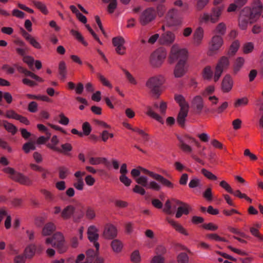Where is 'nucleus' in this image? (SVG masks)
<instances>
[{"instance_id":"46","label":"nucleus","mask_w":263,"mask_h":263,"mask_svg":"<svg viewBox=\"0 0 263 263\" xmlns=\"http://www.w3.org/2000/svg\"><path fill=\"white\" fill-rule=\"evenodd\" d=\"M248 99L246 97L239 98L235 101L234 106L235 108L242 107L246 106L248 104Z\"/></svg>"},{"instance_id":"53","label":"nucleus","mask_w":263,"mask_h":263,"mask_svg":"<svg viewBox=\"0 0 263 263\" xmlns=\"http://www.w3.org/2000/svg\"><path fill=\"white\" fill-rule=\"evenodd\" d=\"M206 237L211 240H213L216 241H223L228 242V241L223 237H220L217 234H209L206 235Z\"/></svg>"},{"instance_id":"37","label":"nucleus","mask_w":263,"mask_h":263,"mask_svg":"<svg viewBox=\"0 0 263 263\" xmlns=\"http://www.w3.org/2000/svg\"><path fill=\"white\" fill-rule=\"evenodd\" d=\"M175 100L179 104L180 109L189 108V104L185 101L183 96L180 95H176L175 97Z\"/></svg>"},{"instance_id":"12","label":"nucleus","mask_w":263,"mask_h":263,"mask_svg":"<svg viewBox=\"0 0 263 263\" xmlns=\"http://www.w3.org/2000/svg\"><path fill=\"white\" fill-rule=\"evenodd\" d=\"M178 10L175 8H171L167 12L165 18L170 26H176L182 24V18L178 17Z\"/></svg>"},{"instance_id":"50","label":"nucleus","mask_w":263,"mask_h":263,"mask_svg":"<svg viewBox=\"0 0 263 263\" xmlns=\"http://www.w3.org/2000/svg\"><path fill=\"white\" fill-rule=\"evenodd\" d=\"M82 127L83 130V132H82L83 136L89 135L92 130L90 124L88 122H85L82 124Z\"/></svg>"},{"instance_id":"25","label":"nucleus","mask_w":263,"mask_h":263,"mask_svg":"<svg viewBox=\"0 0 263 263\" xmlns=\"http://www.w3.org/2000/svg\"><path fill=\"white\" fill-rule=\"evenodd\" d=\"M214 73L211 66L208 65L204 67L202 71V76L204 80L210 81L214 80Z\"/></svg>"},{"instance_id":"27","label":"nucleus","mask_w":263,"mask_h":263,"mask_svg":"<svg viewBox=\"0 0 263 263\" xmlns=\"http://www.w3.org/2000/svg\"><path fill=\"white\" fill-rule=\"evenodd\" d=\"M189 108H181L178 114L177 121L178 124L183 126L185 121V118L187 116Z\"/></svg>"},{"instance_id":"45","label":"nucleus","mask_w":263,"mask_h":263,"mask_svg":"<svg viewBox=\"0 0 263 263\" xmlns=\"http://www.w3.org/2000/svg\"><path fill=\"white\" fill-rule=\"evenodd\" d=\"M59 72L61 77L63 79H65L66 77V66L64 62L61 61L59 63Z\"/></svg>"},{"instance_id":"1","label":"nucleus","mask_w":263,"mask_h":263,"mask_svg":"<svg viewBox=\"0 0 263 263\" xmlns=\"http://www.w3.org/2000/svg\"><path fill=\"white\" fill-rule=\"evenodd\" d=\"M262 5L259 0H255L252 8L245 7L239 18V26L242 30L247 29L249 23H253L259 17L262 10Z\"/></svg>"},{"instance_id":"30","label":"nucleus","mask_w":263,"mask_h":263,"mask_svg":"<svg viewBox=\"0 0 263 263\" xmlns=\"http://www.w3.org/2000/svg\"><path fill=\"white\" fill-rule=\"evenodd\" d=\"M155 179L160 182L162 185L169 189H173L174 187V184L172 182L161 175L157 174Z\"/></svg>"},{"instance_id":"64","label":"nucleus","mask_w":263,"mask_h":263,"mask_svg":"<svg viewBox=\"0 0 263 263\" xmlns=\"http://www.w3.org/2000/svg\"><path fill=\"white\" fill-rule=\"evenodd\" d=\"M147 189H152L155 191H158L160 190V185L155 181H151L148 182Z\"/></svg>"},{"instance_id":"26","label":"nucleus","mask_w":263,"mask_h":263,"mask_svg":"<svg viewBox=\"0 0 263 263\" xmlns=\"http://www.w3.org/2000/svg\"><path fill=\"white\" fill-rule=\"evenodd\" d=\"M96 254L97 253L95 252L93 250H88L86 252V260H87V261L91 262L93 260V259L96 257L95 262L94 263H103V259L101 257L97 256Z\"/></svg>"},{"instance_id":"43","label":"nucleus","mask_w":263,"mask_h":263,"mask_svg":"<svg viewBox=\"0 0 263 263\" xmlns=\"http://www.w3.org/2000/svg\"><path fill=\"white\" fill-rule=\"evenodd\" d=\"M239 46L240 44L238 41L236 40L234 41L230 47L228 54L230 55L235 54L238 51Z\"/></svg>"},{"instance_id":"10","label":"nucleus","mask_w":263,"mask_h":263,"mask_svg":"<svg viewBox=\"0 0 263 263\" xmlns=\"http://www.w3.org/2000/svg\"><path fill=\"white\" fill-rule=\"evenodd\" d=\"M156 17L155 9L152 7H148L141 13L139 16V22L142 25L145 26L154 21Z\"/></svg>"},{"instance_id":"58","label":"nucleus","mask_w":263,"mask_h":263,"mask_svg":"<svg viewBox=\"0 0 263 263\" xmlns=\"http://www.w3.org/2000/svg\"><path fill=\"white\" fill-rule=\"evenodd\" d=\"M35 149V146L33 142H27L24 144L23 149L26 153H28L30 151Z\"/></svg>"},{"instance_id":"24","label":"nucleus","mask_w":263,"mask_h":263,"mask_svg":"<svg viewBox=\"0 0 263 263\" xmlns=\"http://www.w3.org/2000/svg\"><path fill=\"white\" fill-rule=\"evenodd\" d=\"M75 213V208L72 205L66 206L61 212V217L64 220H67Z\"/></svg>"},{"instance_id":"13","label":"nucleus","mask_w":263,"mask_h":263,"mask_svg":"<svg viewBox=\"0 0 263 263\" xmlns=\"http://www.w3.org/2000/svg\"><path fill=\"white\" fill-rule=\"evenodd\" d=\"M113 45L115 47L116 52L120 55H124L126 53V47L124 46L125 41L121 36L115 37L112 40Z\"/></svg>"},{"instance_id":"49","label":"nucleus","mask_w":263,"mask_h":263,"mask_svg":"<svg viewBox=\"0 0 263 263\" xmlns=\"http://www.w3.org/2000/svg\"><path fill=\"white\" fill-rule=\"evenodd\" d=\"M135 181L138 184H140L142 186L147 188L148 182V178L146 176H139V177L135 178Z\"/></svg>"},{"instance_id":"42","label":"nucleus","mask_w":263,"mask_h":263,"mask_svg":"<svg viewBox=\"0 0 263 263\" xmlns=\"http://www.w3.org/2000/svg\"><path fill=\"white\" fill-rule=\"evenodd\" d=\"M3 126L6 130L8 132L11 133L12 135H15L17 132L16 127L13 124L9 123L7 121H3Z\"/></svg>"},{"instance_id":"33","label":"nucleus","mask_w":263,"mask_h":263,"mask_svg":"<svg viewBox=\"0 0 263 263\" xmlns=\"http://www.w3.org/2000/svg\"><path fill=\"white\" fill-rule=\"evenodd\" d=\"M245 60L242 57H238L236 59L233 64V71L234 73L238 72L245 64Z\"/></svg>"},{"instance_id":"35","label":"nucleus","mask_w":263,"mask_h":263,"mask_svg":"<svg viewBox=\"0 0 263 263\" xmlns=\"http://www.w3.org/2000/svg\"><path fill=\"white\" fill-rule=\"evenodd\" d=\"M70 34L79 42H81L84 46H87L88 43L85 41L82 34L78 31L71 29L70 31Z\"/></svg>"},{"instance_id":"4","label":"nucleus","mask_w":263,"mask_h":263,"mask_svg":"<svg viewBox=\"0 0 263 263\" xmlns=\"http://www.w3.org/2000/svg\"><path fill=\"white\" fill-rule=\"evenodd\" d=\"M45 242L46 245H51L57 249L60 253L66 252L67 249L64 236L60 232L54 233L51 237H47Z\"/></svg>"},{"instance_id":"51","label":"nucleus","mask_w":263,"mask_h":263,"mask_svg":"<svg viewBox=\"0 0 263 263\" xmlns=\"http://www.w3.org/2000/svg\"><path fill=\"white\" fill-rule=\"evenodd\" d=\"M166 7L164 5L160 4L156 7V15H158L159 17H162L166 12Z\"/></svg>"},{"instance_id":"32","label":"nucleus","mask_w":263,"mask_h":263,"mask_svg":"<svg viewBox=\"0 0 263 263\" xmlns=\"http://www.w3.org/2000/svg\"><path fill=\"white\" fill-rule=\"evenodd\" d=\"M146 115H148L151 118H152L159 122L163 124V120L162 118L159 116L158 114L156 113L153 110L151 106H147L146 107Z\"/></svg>"},{"instance_id":"47","label":"nucleus","mask_w":263,"mask_h":263,"mask_svg":"<svg viewBox=\"0 0 263 263\" xmlns=\"http://www.w3.org/2000/svg\"><path fill=\"white\" fill-rule=\"evenodd\" d=\"M254 48V45L252 42L245 43L242 46V51L245 54H248L253 51Z\"/></svg>"},{"instance_id":"60","label":"nucleus","mask_w":263,"mask_h":263,"mask_svg":"<svg viewBox=\"0 0 263 263\" xmlns=\"http://www.w3.org/2000/svg\"><path fill=\"white\" fill-rule=\"evenodd\" d=\"M178 263H188L189 257L185 253L179 254L177 257Z\"/></svg>"},{"instance_id":"31","label":"nucleus","mask_w":263,"mask_h":263,"mask_svg":"<svg viewBox=\"0 0 263 263\" xmlns=\"http://www.w3.org/2000/svg\"><path fill=\"white\" fill-rule=\"evenodd\" d=\"M4 217H6L5 221V227L7 229H9L11 226V216L7 214V211L4 209H2L0 210V219H1V220Z\"/></svg>"},{"instance_id":"36","label":"nucleus","mask_w":263,"mask_h":263,"mask_svg":"<svg viewBox=\"0 0 263 263\" xmlns=\"http://www.w3.org/2000/svg\"><path fill=\"white\" fill-rule=\"evenodd\" d=\"M32 3L35 8L39 9L42 13L44 14L48 13V10L44 3L39 1H33Z\"/></svg>"},{"instance_id":"14","label":"nucleus","mask_w":263,"mask_h":263,"mask_svg":"<svg viewBox=\"0 0 263 263\" xmlns=\"http://www.w3.org/2000/svg\"><path fill=\"white\" fill-rule=\"evenodd\" d=\"M88 239L90 241L93 242L94 246L98 252L99 249L100 245L97 241L99 238L98 230L95 226H90L87 230Z\"/></svg>"},{"instance_id":"8","label":"nucleus","mask_w":263,"mask_h":263,"mask_svg":"<svg viewBox=\"0 0 263 263\" xmlns=\"http://www.w3.org/2000/svg\"><path fill=\"white\" fill-rule=\"evenodd\" d=\"M3 171L10 175V177L14 181H17L21 184L25 185H30L32 182L30 178L23 175L22 174L16 172L15 170L10 167H7L3 169Z\"/></svg>"},{"instance_id":"15","label":"nucleus","mask_w":263,"mask_h":263,"mask_svg":"<svg viewBox=\"0 0 263 263\" xmlns=\"http://www.w3.org/2000/svg\"><path fill=\"white\" fill-rule=\"evenodd\" d=\"M175 34L172 31H167L161 35L159 42L161 45H170L175 42Z\"/></svg>"},{"instance_id":"39","label":"nucleus","mask_w":263,"mask_h":263,"mask_svg":"<svg viewBox=\"0 0 263 263\" xmlns=\"http://www.w3.org/2000/svg\"><path fill=\"white\" fill-rule=\"evenodd\" d=\"M107 162V159L104 157H90L89 158V163L93 165H97L105 163Z\"/></svg>"},{"instance_id":"23","label":"nucleus","mask_w":263,"mask_h":263,"mask_svg":"<svg viewBox=\"0 0 263 263\" xmlns=\"http://www.w3.org/2000/svg\"><path fill=\"white\" fill-rule=\"evenodd\" d=\"M192 211L191 206L187 203L183 204V205L179 206L176 213V217L180 218L183 214L187 215Z\"/></svg>"},{"instance_id":"63","label":"nucleus","mask_w":263,"mask_h":263,"mask_svg":"<svg viewBox=\"0 0 263 263\" xmlns=\"http://www.w3.org/2000/svg\"><path fill=\"white\" fill-rule=\"evenodd\" d=\"M202 227L203 229L205 230L212 231H215L217 230L218 228V227L216 224H215L214 223L212 222L203 224L202 226Z\"/></svg>"},{"instance_id":"48","label":"nucleus","mask_w":263,"mask_h":263,"mask_svg":"<svg viewBox=\"0 0 263 263\" xmlns=\"http://www.w3.org/2000/svg\"><path fill=\"white\" fill-rule=\"evenodd\" d=\"M201 172L204 177L209 180L214 181L217 180L218 178L216 175L205 168L201 169Z\"/></svg>"},{"instance_id":"5","label":"nucleus","mask_w":263,"mask_h":263,"mask_svg":"<svg viewBox=\"0 0 263 263\" xmlns=\"http://www.w3.org/2000/svg\"><path fill=\"white\" fill-rule=\"evenodd\" d=\"M223 7H217L212 8L211 13H203L200 16V21L202 23L211 22L215 24L218 22L222 14Z\"/></svg>"},{"instance_id":"40","label":"nucleus","mask_w":263,"mask_h":263,"mask_svg":"<svg viewBox=\"0 0 263 263\" xmlns=\"http://www.w3.org/2000/svg\"><path fill=\"white\" fill-rule=\"evenodd\" d=\"M189 186L191 189H194L196 187L201 188L202 184L201 179L196 177H193L191 179L189 183Z\"/></svg>"},{"instance_id":"34","label":"nucleus","mask_w":263,"mask_h":263,"mask_svg":"<svg viewBox=\"0 0 263 263\" xmlns=\"http://www.w3.org/2000/svg\"><path fill=\"white\" fill-rule=\"evenodd\" d=\"M36 248L34 244L28 245L24 250V255L27 258H32L35 254Z\"/></svg>"},{"instance_id":"62","label":"nucleus","mask_w":263,"mask_h":263,"mask_svg":"<svg viewBox=\"0 0 263 263\" xmlns=\"http://www.w3.org/2000/svg\"><path fill=\"white\" fill-rule=\"evenodd\" d=\"M84 183L83 178L77 179V181L73 183V186L79 191H82L84 189Z\"/></svg>"},{"instance_id":"21","label":"nucleus","mask_w":263,"mask_h":263,"mask_svg":"<svg viewBox=\"0 0 263 263\" xmlns=\"http://www.w3.org/2000/svg\"><path fill=\"white\" fill-rule=\"evenodd\" d=\"M167 221L178 233L185 236H188L189 235L186 230L178 222L169 218H167Z\"/></svg>"},{"instance_id":"17","label":"nucleus","mask_w":263,"mask_h":263,"mask_svg":"<svg viewBox=\"0 0 263 263\" xmlns=\"http://www.w3.org/2000/svg\"><path fill=\"white\" fill-rule=\"evenodd\" d=\"M117 235V230L112 224H107L105 226L103 236L106 239H112Z\"/></svg>"},{"instance_id":"22","label":"nucleus","mask_w":263,"mask_h":263,"mask_svg":"<svg viewBox=\"0 0 263 263\" xmlns=\"http://www.w3.org/2000/svg\"><path fill=\"white\" fill-rule=\"evenodd\" d=\"M23 36L34 48L37 49H41L42 46L41 44L31 35L25 31L23 33Z\"/></svg>"},{"instance_id":"2","label":"nucleus","mask_w":263,"mask_h":263,"mask_svg":"<svg viewBox=\"0 0 263 263\" xmlns=\"http://www.w3.org/2000/svg\"><path fill=\"white\" fill-rule=\"evenodd\" d=\"M165 78L162 75H158L150 78L146 82V86L150 89L152 96L158 98L161 93L160 87L164 83Z\"/></svg>"},{"instance_id":"61","label":"nucleus","mask_w":263,"mask_h":263,"mask_svg":"<svg viewBox=\"0 0 263 263\" xmlns=\"http://www.w3.org/2000/svg\"><path fill=\"white\" fill-rule=\"evenodd\" d=\"M126 79L128 80L129 83L132 84L136 85L137 82L134 77L131 74V73L125 69L123 70Z\"/></svg>"},{"instance_id":"9","label":"nucleus","mask_w":263,"mask_h":263,"mask_svg":"<svg viewBox=\"0 0 263 263\" xmlns=\"http://www.w3.org/2000/svg\"><path fill=\"white\" fill-rule=\"evenodd\" d=\"M230 65L229 58L226 56L221 57L218 61L215 68L214 81L217 82L221 77L223 71Z\"/></svg>"},{"instance_id":"57","label":"nucleus","mask_w":263,"mask_h":263,"mask_svg":"<svg viewBox=\"0 0 263 263\" xmlns=\"http://www.w3.org/2000/svg\"><path fill=\"white\" fill-rule=\"evenodd\" d=\"M109 1L110 3L107 7V11L109 13L112 14L117 8V2L116 0H109Z\"/></svg>"},{"instance_id":"28","label":"nucleus","mask_w":263,"mask_h":263,"mask_svg":"<svg viewBox=\"0 0 263 263\" xmlns=\"http://www.w3.org/2000/svg\"><path fill=\"white\" fill-rule=\"evenodd\" d=\"M59 143V140L58 137L54 135L51 137L50 142L47 143L46 146L50 149L57 152V151H61V148L57 146Z\"/></svg>"},{"instance_id":"19","label":"nucleus","mask_w":263,"mask_h":263,"mask_svg":"<svg viewBox=\"0 0 263 263\" xmlns=\"http://www.w3.org/2000/svg\"><path fill=\"white\" fill-rule=\"evenodd\" d=\"M191 107L198 113L201 112L203 108V101L201 96L197 95L195 96L191 102Z\"/></svg>"},{"instance_id":"41","label":"nucleus","mask_w":263,"mask_h":263,"mask_svg":"<svg viewBox=\"0 0 263 263\" xmlns=\"http://www.w3.org/2000/svg\"><path fill=\"white\" fill-rule=\"evenodd\" d=\"M226 30L227 26L226 24L223 22H221L216 26L214 32L221 36L224 35L226 33Z\"/></svg>"},{"instance_id":"18","label":"nucleus","mask_w":263,"mask_h":263,"mask_svg":"<svg viewBox=\"0 0 263 263\" xmlns=\"http://www.w3.org/2000/svg\"><path fill=\"white\" fill-rule=\"evenodd\" d=\"M204 37V29L201 27H197L193 35V41L196 46L200 45Z\"/></svg>"},{"instance_id":"54","label":"nucleus","mask_w":263,"mask_h":263,"mask_svg":"<svg viewBox=\"0 0 263 263\" xmlns=\"http://www.w3.org/2000/svg\"><path fill=\"white\" fill-rule=\"evenodd\" d=\"M130 260L134 263H139L141 261V256L138 250H135L132 253Z\"/></svg>"},{"instance_id":"16","label":"nucleus","mask_w":263,"mask_h":263,"mask_svg":"<svg viewBox=\"0 0 263 263\" xmlns=\"http://www.w3.org/2000/svg\"><path fill=\"white\" fill-rule=\"evenodd\" d=\"M188 66L187 62L178 61L174 69V75L175 78H181L186 73Z\"/></svg>"},{"instance_id":"6","label":"nucleus","mask_w":263,"mask_h":263,"mask_svg":"<svg viewBox=\"0 0 263 263\" xmlns=\"http://www.w3.org/2000/svg\"><path fill=\"white\" fill-rule=\"evenodd\" d=\"M167 55V51L163 48H159L150 56V63L153 67H159L164 61Z\"/></svg>"},{"instance_id":"55","label":"nucleus","mask_w":263,"mask_h":263,"mask_svg":"<svg viewBox=\"0 0 263 263\" xmlns=\"http://www.w3.org/2000/svg\"><path fill=\"white\" fill-rule=\"evenodd\" d=\"M215 89V88L214 85H209L201 92V95L204 97L207 96L213 93Z\"/></svg>"},{"instance_id":"3","label":"nucleus","mask_w":263,"mask_h":263,"mask_svg":"<svg viewBox=\"0 0 263 263\" xmlns=\"http://www.w3.org/2000/svg\"><path fill=\"white\" fill-rule=\"evenodd\" d=\"M189 52L185 48L181 47L178 44H175L171 48L168 60L170 63L178 61L187 62Z\"/></svg>"},{"instance_id":"56","label":"nucleus","mask_w":263,"mask_h":263,"mask_svg":"<svg viewBox=\"0 0 263 263\" xmlns=\"http://www.w3.org/2000/svg\"><path fill=\"white\" fill-rule=\"evenodd\" d=\"M98 77L99 80L101 81V82L104 86L108 87L110 88H112V86L111 84L102 74H101L100 73H98Z\"/></svg>"},{"instance_id":"29","label":"nucleus","mask_w":263,"mask_h":263,"mask_svg":"<svg viewBox=\"0 0 263 263\" xmlns=\"http://www.w3.org/2000/svg\"><path fill=\"white\" fill-rule=\"evenodd\" d=\"M55 229L56 227L53 223H47L43 228L42 235L43 236H49L55 230Z\"/></svg>"},{"instance_id":"59","label":"nucleus","mask_w":263,"mask_h":263,"mask_svg":"<svg viewBox=\"0 0 263 263\" xmlns=\"http://www.w3.org/2000/svg\"><path fill=\"white\" fill-rule=\"evenodd\" d=\"M28 110L32 113L36 112L38 110V105L35 101H32L28 104Z\"/></svg>"},{"instance_id":"11","label":"nucleus","mask_w":263,"mask_h":263,"mask_svg":"<svg viewBox=\"0 0 263 263\" xmlns=\"http://www.w3.org/2000/svg\"><path fill=\"white\" fill-rule=\"evenodd\" d=\"M223 44V40L221 36L214 35L210 42L208 54L210 56L217 54Z\"/></svg>"},{"instance_id":"44","label":"nucleus","mask_w":263,"mask_h":263,"mask_svg":"<svg viewBox=\"0 0 263 263\" xmlns=\"http://www.w3.org/2000/svg\"><path fill=\"white\" fill-rule=\"evenodd\" d=\"M70 174L69 169L65 166H61L59 168V176L61 179H64Z\"/></svg>"},{"instance_id":"52","label":"nucleus","mask_w":263,"mask_h":263,"mask_svg":"<svg viewBox=\"0 0 263 263\" xmlns=\"http://www.w3.org/2000/svg\"><path fill=\"white\" fill-rule=\"evenodd\" d=\"M60 151H57L58 153H62L66 154L68 152H70L72 147L71 144L69 143H64L61 145V148Z\"/></svg>"},{"instance_id":"38","label":"nucleus","mask_w":263,"mask_h":263,"mask_svg":"<svg viewBox=\"0 0 263 263\" xmlns=\"http://www.w3.org/2000/svg\"><path fill=\"white\" fill-rule=\"evenodd\" d=\"M111 247L115 252L119 253L122 251L123 245L120 240L114 239L111 242Z\"/></svg>"},{"instance_id":"7","label":"nucleus","mask_w":263,"mask_h":263,"mask_svg":"<svg viewBox=\"0 0 263 263\" xmlns=\"http://www.w3.org/2000/svg\"><path fill=\"white\" fill-rule=\"evenodd\" d=\"M177 138L179 141V147L183 152L186 154H191L193 151L192 147L189 145V143L194 142L199 146L196 140L189 135H177Z\"/></svg>"},{"instance_id":"20","label":"nucleus","mask_w":263,"mask_h":263,"mask_svg":"<svg viewBox=\"0 0 263 263\" xmlns=\"http://www.w3.org/2000/svg\"><path fill=\"white\" fill-rule=\"evenodd\" d=\"M233 81L230 74H226L223 78L221 87L224 92H229L232 88Z\"/></svg>"}]
</instances>
